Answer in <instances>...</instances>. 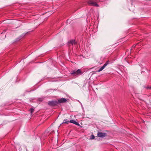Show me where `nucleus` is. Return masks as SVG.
Returning <instances> with one entry per match:
<instances>
[{"label": "nucleus", "mask_w": 151, "mask_h": 151, "mask_svg": "<svg viewBox=\"0 0 151 151\" xmlns=\"http://www.w3.org/2000/svg\"><path fill=\"white\" fill-rule=\"evenodd\" d=\"M134 45L132 47V48H134V47H135V46L136 45Z\"/></svg>", "instance_id": "nucleus-15"}, {"label": "nucleus", "mask_w": 151, "mask_h": 151, "mask_svg": "<svg viewBox=\"0 0 151 151\" xmlns=\"http://www.w3.org/2000/svg\"><path fill=\"white\" fill-rule=\"evenodd\" d=\"M48 104L50 106H55L58 104L57 101H48Z\"/></svg>", "instance_id": "nucleus-3"}, {"label": "nucleus", "mask_w": 151, "mask_h": 151, "mask_svg": "<svg viewBox=\"0 0 151 151\" xmlns=\"http://www.w3.org/2000/svg\"><path fill=\"white\" fill-rule=\"evenodd\" d=\"M67 100L66 99L64 98H61L57 101L58 104H60L61 103H65L66 102Z\"/></svg>", "instance_id": "nucleus-4"}, {"label": "nucleus", "mask_w": 151, "mask_h": 151, "mask_svg": "<svg viewBox=\"0 0 151 151\" xmlns=\"http://www.w3.org/2000/svg\"><path fill=\"white\" fill-rule=\"evenodd\" d=\"M6 30H4L3 31V32H2V33H1V34H3V33H4L6 32Z\"/></svg>", "instance_id": "nucleus-14"}, {"label": "nucleus", "mask_w": 151, "mask_h": 151, "mask_svg": "<svg viewBox=\"0 0 151 151\" xmlns=\"http://www.w3.org/2000/svg\"><path fill=\"white\" fill-rule=\"evenodd\" d=\"M99 1V0H89L88 1L87 3L90 6L98 7L99 5L97 4V3Z\"/></svg>", "instance_id": "nucleus-1"}, {"label": "nucleus", "mask_w": 151, "mask_h": 151, "mask_svg": "<svg viewBox=\"0 0 151 151\" xmlns=\"http://www.w3.org/2000/svg\"><path fill=\"white\" fill-rule=\"evenodd\" d=\"M30 111L31 113L32 114L34 111V109L32 108H31L30 109Z\"/></svg>", "instance_id": "nucleus-11"}, {"label": "nucleus", "mask_w": 151, "mask_h": 151, "mask_svg": "<svg viewBox=\"0 0 151 151\" xmlns=\"http://www.w3.org/2000/svg\"><path fill=\"white\" fill-rule=\"evenodd\" d=\"M70 122L75 124V125L79 126L80 124L75 120H71L69 121Z\"/></svg>", "instance_id": "nucleus-7"}, {"label": "nucleus", "mask_w": 151, "mask_h": 151, "mask_svg": "<svg viewBox=\"0 0 151 151\" xmlns=\"http://www.w3.org/2000/svg\"><path fill=\"white\" fill-rule=\"evenodd\" d=\"M94 138H95V136L93 135H92L91 136V139H94Z\"/></svg>", "instance_id": "nucleus-13"}, {"label": "nucleus", "mask_w": 151, "mask_h": 151, "mask_svg": "<svg viewBox=\"0 0 151 151\" xmlns=\"http://www.w3.org/2000/svg\"><path fill=\"white\" fill-rule=\"evenodd\" d=\"M67 119H64L63 121V122L62 123H66V124H68V122H70L69 121H67Z\"/></svg>", "instance_id": "nucleus-10"}, {"label": "nucleus", "mask_w": 151, "mask_h": 151, "mask_svg": "<svg viewBox=\"0 0 151 151\" xmlns=\"http://www.w3.org/2000/svg\"><path fill=\"white\" fill-rule=\"evenodd\" d=\"M68 20H67V22H68Z\"/></svg>", "instance_id": "nucleus-16"}, {"label": "nucleus", "mask_w": 151, "mask_h": 151, "mask_svg": "<svg viewBox=\"0 0 151 151\" xmlns=\"http://www.w3.org/2000/svg\"><path fill=\"white\" fill-rule=\"evenodd\" d=\"M69 43L71 44L72 45H73L74 44L76 45L77 44V43L75 42V40H70L69 42Z\"/></svg>", "instance_id": "nucleus-8"}, {"label": "nucleus", "mask_w": 151, "mask_h": 151, "mask_svg": "<svg viewBox=\"0 0 151 151\" xmlns=\"http://www.w3.org/2000/svg\"><path fill=\"white\" fill-rule=\"evenodd\" d=\"M27 33L28 32H27L26 33H23L20 37H19L17 39L18 40H20L21 38H22L24 36L26 35V33Z\"/></svg>", "instance_id": "nucleus-9"}, {"label": "nucleus", "mask_w": 151, "mask_h": 151, "mask_svg": "<svg viewBox=\"0 0 151 151\" xmlns=\"http://www.w3.org/2000/svg\"><path fill=\"white\" fill-rule=\"evenodd\" d=\"M70 74L72 75H75L78 76L79 75H81L82 74V73L80 69H78L77 70H73L72 71Z\"/></svg>", "instance_id": "nucleus-2"}, {"label": "nucleus", "mask_w": 151, "mask_h": 151, "mask_svg": "<svg viewBox=\"0 0 151 151\" xmlns=\"http://www.w3.org/2000/svg\"><path fill=\"white\" fill-rule=\"evenodd\" d=\"M106 135V133H102L100 132H98L97 133V136L99 137H104Z\"/></svg>", "instance_id": "nucleus-5"}, {"label": "nucleus", "mask_w": 151, "mask_h": 151, "mask_svg": "<svg viewBox=\"0 0 151 151\" xmlns=\"http://www.w3.org/2000/svg\"><path fill=\"white\" fill-rule=\"evenodd\" d=\"M144 88H147V89H151V86H147V87L144 86Z\"/></svg>", "instance_id": "nucleus-12"}, {"label": "nucleus", "mask_w": 151, "mask_h": 151, "mask_svg": "<svg viewBox=\"0 0 151 151\" xmlns=\"http://www.w3.org/2000/svg\"><path fill=\"white\" fill-rule=\"evenodd\" d=\"M6 37V35H5V38Z\"/></svg>", "instance_id": "nucleus-17"}, {"label": "nucleus", "mask_w": 151, "mask_h": 151, "mask_svg": "<svg viewBox=\"0 0 151 151\" xmlns=\"http://www.w3.org/2000/svg\"><path fill=\"white\" fill-rule=\"evenodd\" d=\"M108 61L106 62L104 65L101 67L98 71V72H99L102 70L104 69L106 66L108 64Z\"/></svg>", "instance_id": "nucleus-6"}]
</instances>
